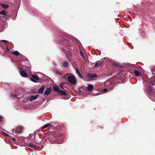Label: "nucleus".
Instances as JSON below:
<instances>
[{"mask_svg": "<svg viewBox=\"0 0 155 155\" xmlns=\"http://www.w3.org/2000/svg\"><path fill=\"white\" fill-rule=\"evenodd\" d=\"M134 73L135 75L137 76H140L141 75L140 73L138 71L135 70L134 71Z\"/></svg>", "mask_w": 155, "mask_h": 155, "instance_id": "obj_13", "label": "nucleus"}, {"mask_svg": "<svg viewBox=\"0 0 155 155\" xmlns=\"http://www.w3.org/2000/svg\"><path fill=\"white\" fill-rule=\"evenodd\" d=\"M38 94H37L35 96L31 95L30 97V99L31 101H32L33 100H36L37 97L39 96Z\"/></svg>", "mask_w": 155, "mask_h": 155, "instance_id": "obj_6", "label": "nucleus"}, {"mask_svg": "<svg viewBox=\"0 0 155 155\" xmlns=\"http://www.w3.org/2000/svg\"><path fill=\"white\" fill-rule=\"evenodd\" d=\"M31 76L32 77L30 78V79L31 81L35 82H37L36 80L38 81L39 80L40 78L38 77L37 75H32Z\"/></svg>", "mask_w": 155, "mask_h": 155, "instance_id": "obj_2", "label": "nucleus"}, {"mask_svg": "<svg viewBox=\"0 0 155 155\" xmlns=\"http://www.w3.org/2000/svg\"><path fill=\"white\" fill-rule=\"evenodd\" d=\"M11 96L13 97H16V95L12 94L11 95Z\"/></svg>", "mask_w": 155, "mask_h": 155, "instance_id": "obj_30", "label": "nucleus"}, {"mask_svg": "<svg viewBox=\"0 0 155 155\" xmlns=\"http://www.w3.org/2000/svg\"><path fill=\"white\" fill-rule=\"evenodd\" d=\"M93 86L92 84H89L88 86L87 89L89 91H91L93 90Z\"/></svg>", "mask_w": 155, "mask_h": 155, "instance_id": "obj_10", "label": "nucleus"}, {"mask_svg": "<svg viewBox=\"0 0 155 155\" xmlns=\"http://www.w3.org/2000/svg\"><path fill=\"white\" fill-rule=\"evenodd\" d=\"M68 77V74H65L64 76V78H67V77Z\"/></svg>", "mask_w": 155, "mask_h": 155, "instance_id": "obj_34", "label": "nucleus"}, {"mask_svg": "<svg viewBox=\"0 0 155 155\" xmlns=\"http://www.w3.org/2000/svg\"><path fill=\"white\" fill-rule=\"evenodd\" d=\"M80 54L81 55V56L83 58H84V54H83V53L81 52V51H80Z\"/></svg>", "mask_w": 155, "mask_h": 155, "instance_id": "obj_26", "label": "nucleus"}, {"mask_svg": "<svg viewBox=\"0 0 155 155\" xmlns=\"http://www.w3.org/2000/svg\"><path fill=\"white\" fill-rule=\"evenodd\" d=\"M65 83L64 82H62L61 84L60 85V87L61 89L64 90V89L63 87V85L64 84H65Z\"/></svg>", "mask_w": 155, "mask_h": 155, "instance_id": "obj_25", "label": "nucleus"}, {"mask_svg": "<svg viewBox=\"0 0 155 155\" xmlns=\"http://www.w3.org/2000/svg\"><path fill=\"white\" fill-rule=\"evenodd\" d=\"M58 94L61 95H66L67 94L66 93L63 91L60 90L58 92Z\"/></svg>", "mask_w": 155, "mask_h": 155, "instance_id": "obj_11", "label": "nucleus"}, {"mask_svg": "<svg viewBox=\"0 0 155 155\" xmlns=\"http://www.w3.org/2000/svg\"><path fill=\"white\" fill-rule=\"evenodd\" d=\"M2 41L3 42H5V43H7L8 42V41L5 40H2Z\"/></svg>", "mask_w": 155, "mask_h": 155, "instance_id": "obj_32", "label": "nucleus"}, {"mask_svg": "<svg viewBox=\"0 0 155 155\" xmlns=\"http://www.w3.org/2000/svg\"><path fill=\"white\" fill-rule=\"evenodd\" d=\"M13 134L14 133V131H13Z\"/></svg>", "mask_w": 155, "mask_h": 155, "instance_id": "obj_41", "label": "nucleus"}, {"mask_svg": "<svg viewBox=\"0 0 155 155\" xmlns=\"http://www.w3.org/2000/svg\"><path fill=\"white\" fill-rule=\"evenodd\" d=\"M35 143H36V141H35Z\"/></svg>", "mask_w": 155, "mask_h": 155, "instance_id": "obj_39", "label": "nucleus"}, {"mask_svg": "<svg viewBox=\"0 0 155 155\" xmlns=\"http://www.w3.org/2000/svg\"><path fill=\"white\" fill-rule=\"evenodd\" d=\"M113 65L116 67V68L119 67L120 66V64L117 63H113Z\"/></svg>", "mask_w": 155, "mask_h": 155, "instance_id": "obj_22", "label": "nucleus"}, {"mask_svg": "<svg viewBox=\"0 0 155 155\" xmlns=\"http://www.w3.org/2000/svg\"><path fill=\"white\" fill-rule=\"evenodd\" d=\"M61 45H62V44H62V43H61Z\"/></svg>", "mask_w": 155, "mask_h": 155, "instance_id": "obj_40", "label": "nucleus"}, {"mask_svg": "<svg viewBox=\"0 0 155 155\" xmlns=\"http://www.w3.org/2000/svg\"><path fill=\"white\" fill-rule=\"evenodd\" d=\"M2 116H0V121H2Z\"/></svg>", "mask_w": 155, "mask_h": 155, "instance_id": "obj_35", "label": "nucleus"}, {"mask_svg": "<svg viewBox=\"0 0 155 155\" xmlns=\"http://www.w3.org/2000/svg\"><path fill=\"white\" fill-rule=\"evenodd\" d=\"M53 90L55 92H58L60 89L57 86L54 87H53Z\"/></svg>", "mask_w": 155, "mask_h": 155, "instance_id": "obj_16", "label": "nucleus"}, {"mask_svg": "<svg viewBox=\"0 0 155 155\" xmlns=\"http://www.w3.org/2000/svg\"><path fill=\"white\" fill-rule=\"evenodd\" d=\"M49 127L50 128H51L52 127V125L51 124H50V123L47 124H45V125H44V126L42 127L41 129H44L46 127Z\"/></svg>", "mask_w": 155, "mask_h": 155, "instance_id": "obj_8", "label": "nucleus"}, {"mask_svg": "<svg viewBox=\"0 0 155 155\" xmlns=\"http://www.w3.org/2000/svg\"><path fill=\"white\" fill-rule=\"evenodd\" d=\"M67 54L68 58L69 59L72 56V55L71 54V53L69 52H68L67 54ZM69 60L70 61V59H69Z\"/></svg>", "mask_w": 155, "mask_h": 155, "instance_id": "obj_24", "label": "nucleus"}, {"mask_svg": "<svg viewBox=\"0 0 155 155\" xmlns=\"http://www.w3.org/2000/svg\"><path fill=\"white\" fill-rule=\"evenodd\" d=\"M5 136H6V137H8V135L7 134V133H4V134Z\"/></svg>", "mask_w": 155, "mask_h": 155, "instance_id": "obj_31", "label": "nucleus"}, {"mask_svg": "<svg viewBox=\"0 0 155 155\" xmlns=\"http://www.w3.org/2000/svg\"><path fill=\"white\" fill-rule=\"evenodd\" d=\"M1 5L5 9H7L9 7L8 5L4 4H1Z\"/></svg>", "mask_w": 155, "mask_h": 155, "instance_id": "obj_18", "label": "nucleus"}, {"mask_svg": "<svg viewBox=\"0 0 155 155\" xmlns=\"http://www.w3.org/2000/svg\"><path fill=\"white\" fill-rule=\"evenodd\" d=\"M149 89L150 91H152V87L151 86H149Z\"/></svg>", "mask_w": 155, "mask_h": 155, "instance_id": "obj_28", "label": "nucleus"}, {"mask_svg": "<svg viewBox=\"0 0 155 155\" xmlns=\"http://www.w3.org/2000/svg\"><path fill=\"white\" fill-rule=\"evenodd\" d=\"M12 53L14 55L16 56H18L20 54L19 52L17 51H13L12 52Z\"/></svg>", "mask_w": 155, "mask_h": 155, "instance_id": "obj_15", "label": "nucleus"}, {"mask_svg": "<svg viewBox=\"0 0 155 155\" xmlns=\"http://www.w3.org/2000/svg\"><path fill=\"white\" fill-rule=\"evenodd\" d=\"M102 63L101 62H99V61L97 62L96 64L94 65V67H97L100 66Z\"/></svg>", "mask_w": 155, "mask_h": 155, "instance_id": "obj_20", "label": "nucleus"}, {"mask_svg": "<svg viewBox=\"0 0 155 155\" xmlns=\"http://www.w3.org/2000/svg\"><path fill=\"white\" fill-rule=\"evenodd\" d=\"M68 80L69 82L72 85H75L76 83V80L75 78L72 76H69L68 77Z\"/></svg>", "mask_w": 155, "mask_h": 155, "instance_id": "obj_1", "label": "nucleus"}, {"mask_svg": "<svg viewBox=\"0 0 155 155\" xmlns=\"http://www.w3.org/2000/svg\"><path fill=\"white\" fill-rule=\"evenodd\" d=\"M63 141V139L61 138H58L57 139L56 143H58L61 144Z\"/></svg>", "mask_w": 155, "mask_h": 155, "instance_id": "obj_12", "label": "nucleus"}, {"mask_svg": "<svg viewBox=\"0 0 155 155\" xmlns=\"http://www.w3.org/2000/svg\"><path fill=\"white\" fill-rule=\"evenodd\" d=\"M64 67L67 68L68 66V62L65 61L64 62L62 63Z\"/></svg>", "mask_w": 155, "mask_h": 155, "instance_id": "obj_17", "label": "nucleus"}, {"mask_svg": "<svg viewBox=\"0 0 155 155\" xmlns=\"http://www.w3.org/2000/svg\"><path fill=\"white\" fill-rule=\"evenodd\" d=\"M153 69H152V72L153 73Z\"/></svg>", "mask_w": 155, "mask_h": 155, "instance_id": "obj_38", "label": "nucleus"}, {"mask_svg": "<svg viewBox=\"0 0 155 155\" xmlns=\"http://www.w3.org/2000/svg\"><path fill=\"white\" fill-rule=\"evenodd\" d=\"M45 87L44 85H42L41 87L38 90V93L39 94H42L45 90Z\"/></svg>", "mask_w": 155, "mask_h": 155, "instance_id": "obj_5", "label": "nucleus"}, {"mask_svg": "<svg viewBox=\"0 0 155 155\" xmlns=\"http://www.w3.org/2000/svg\"><path fill=\"white\" fill-rule=\"evenodd\" d=\"M51 89L50 88H47L45 91L44 94L45 95H48L51 92Z\"/></svg>", "mask_w": 155, "mask_h": 155, "instance_id": "obj_7", "label": "nucleus"}, {"mask_svg": "<svg viewBox=\"0 0 155 155\" xmlns=\"http://www.w3.org/2000/svg\"><path fill=\"white\" fill-rule=\"evenodd\" d=\"M55 72L57 74L59 75H61L62 74L61 71L58 69L56 70L55 71Z\"/></svg>", "mask_w": 155, "mask_h": 155, "instance_id": "obj_14", "label": "nucleus"}, {"mask_svg": "<svg viewBox=\"0 0 155 155\" xmlns=\"http://www.w3.org/2000/svg\"><path fill=\"white\" fill-rule=\"evenodd\" d=\"M13 131H15V133L19 134L21 133L22 131V128L21 127H18L15 129L13 130Z\"/></svg>", "mask_w": 155, "mask_h": 155, "instance_id": "obj_4", "label": "nucleus"}, {"mask_svg": "<svg viewBox=\"0 0 155 155\" xmlns=\"http://www.w3.org/2000/svg\"><path fill=\"white\" fill-rule=\"evenodd\" d=\"M9 48H8V46L7 45H6V49H5V51H9Z\"/></svg>", "mask_w": 155, "mask_h": 155, "instance_id": "obj_27", "label": "nucleus"}, {"mask_svg": "<svg viewBox=\"0 0 155 155\" xmlns=\"http://www.w3.org/2000/svg\"><path fill=\"white\" fill-rule=\"evenodd\" d=\"M28 147H30L32 148H35L36 147L34 144H31V143H30V144H28Z\"/></svg>", "mask_w": 155, "mask_h": 155, "instance_id": "obj_21", "label": "nucleus"}, {"mask_svg": "<svg viewBox=\"0 0 155 155\" xmlns=\"http://www.w3.org/2000/svg\"><path fill=\"white\" fill-rule=\"evenodd\" d=\"M5 45H2V46H1V47L2 48H3V49H4L5 48Z\"/></svg>", "mask_w": 155, "mask_h": 155, "instance_id": "obj_33", "label": "nucleus"}, {"mask_svg": "<svg viewBox=\"0 0 155 155\" xmlns=\"http://www.w3.org/2000/svg\"><path fill=\"white\" fill-rule=\"evenodd\" d=\"M62 51H63V52H65V49H62Z\"/></svg>", "mask_w": 155, "mask_h": 155, "instance_id": "obj_36", "label": "nucleus"}, {"mask_svg": "<svg viewBox=\"0 0 155 155\" xmlns=\"http://www.w3.org/2000/svg\"><path fill=\"white\" fill-rule=\"evenodd\" d=\"M75 70L76 71V72L77 74L80 77V78H82V76L79 71V70L77 69L76 68Z\"/></svg>", "mask_w": 155, "mask_h": 155, "instance_id": "obj_19", "label": "nucleus"}, {"mask_svg": "<svg viewBox=\"0 0 155 155\" xmlns=\"http://www.w3.org/2000/svg\"><path fill=\"white\" fill-rule=\"evenodd\" d=\"M87 77L91 78V80H94V78L97 77V75L95 73H88L87 74Z\"/></svg>", "mask_w": 155, "mask_h": 155, "instance_id": "obj_3", "label": "nucleus"}, {"mask_svg": "<svg viewBox=\"0 0 155 155\" xmlns=\"http://www.w3.org/2000/svg\"><path fill=\"white\" fill-rule=\"evenodd\" d=\"M21 76L24 77H26L27 76V74L24 70L21 71Z\"/></svg>", "mask_w": 155, "mask_h": 155, "instance_id": "obj_9", "label": "nucleus"}, {"mask_svg": "<svg viewBox=\"0 0 155 155\" xmlns=\"http://www.w3.org/2000/svg\"><path fill=\"white\" fill-rule=\"evenodd\" d=\"M12 140H14V141H15V138H12Z\"/></svg>", "mask_w": 155, "mask_h": 155, "instance_id": "obj_37", "label": "nucleus"}, {"mask_svg": "<svg viewBox=\"0 0 155 155\" xmlns=\"http://www.w3.org/2000/svg\"><path fill=\"white\" fill-rule=\"evenodd\" d=\"M0 14L5 15L6 14V13L4 10H2L0 12Z\"/></svg>", "mask_w": 155, "mask_h": 155, "instance_id": "obj_23", "label": "nucleus"}, {"mask_svg": "<svg viewBox=\"0 0 155 155\" xmlns=\"http://www.w3.org/2000/svg\"><path fill=\"white\" fill-rule=\"evenodd\" d=\"M107 91V90L106 88L104 89H103L102 91L103 92H106Z\"/></svg>", "mask_w": 155, "mask_h": 155, "instance_id": "obj_29", "label": "nucleus"}]
</instances>
